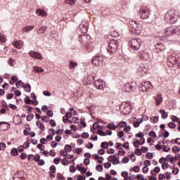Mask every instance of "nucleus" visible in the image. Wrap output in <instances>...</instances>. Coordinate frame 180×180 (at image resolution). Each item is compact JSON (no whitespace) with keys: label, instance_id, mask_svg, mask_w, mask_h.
Returning a JSON list of instances; mask_svg holds the SVG:
<instances>
[{"label":"nucleus","instance_id":"1","mask_svg":"<svg viewBox=\"0 0 180 180\" xmlns=\"http://www.w3.org/2000/svg\"><path fill=\"white\" fill-rule=\"evenodd\" d=\"M165 19L167 23L174 24L179 19V15L175 13L174 10H169L165 14Z\"/></svg>","mask_w":180,"mask_h":180},{"label":"nucleus","instance_id":"2","mask_svg":"<svg viewBox=\"0 0 180 180\" xmlns=\"http://www.w3.org/2000/svg\"><path fill=\"white\" fill-rule=\"evenodd\" d=\"M129 28L131 33L134 34H141V30H143V25L141 24H137L134 21H130L129 23Z\"/></svg>","mask_w":180,"mask_h":180},{"label":"nucleus","instance_id":"3","mask_svg":"<svg viewBox=\"0 0 180 180\" xmlns=\"http://www.w3.org/2000/svg\"><path fill=\"white\" fill-rule=\"evenodd\" d=\"M117 49H119V41L116 39L110 40L107 49L108 53L111 55L115 54L117 51Z\"/></svg>","mask_w":180,"mask_h":180},{"label":"nucleus","instance_id":"4","mask_svg":"<svg viewBox=\"0 0 180 180\" xmlns=\"http://www.w3.org/2000/svg\"><path fill=\"white\" fill-rule=\"evenodd\" d=\"M165 36H179L180 30L174 26L168 27L165 30Z\"/></svg>","mask_w":180,"mask_h":180},{"label":"nucleus","instance_id":"5","mask_svg":"<svg viewBox=\"0 0 180 180\" xmlns=\"http://www.w3.org/2000/svg\"><path fill=\"white\" fill-rule=\"evenodd\" d=\"M129 44L133 50H139L141 47L143 41L140 38H134L129 41Z\"/></svg>","mask_w":180,"mask_h":180},{"label":"nucleus","instance_id":"6","mask_svg":"<svg viewBox=\"0 0 180 180\" xmlns=\"http://www.w3.org/2000/svg\"><path fill=\"white\" fill-rule=\"evenodd\" d=\"M137 88V84L136 83H127L124 85L122 87V90L124 92H131V91H134Z\"/></svg>","mask_w":180,"mask_h":180},{"label":"nucleus","instance_id":"7","mask_svg":"<svg viewBox=\"0 0 180 180\" xmlns=\"http://www.w3.org/2000/svg\"><path fill=\"white\" fill-rule=\"evenodd\" d=\"M139 15L141 19H148V16H150V9L147 7H141L139 11Z\"/></svg>","mask_w":180,"mask_h":180},{"label":"nucleus","instance_id":"8","mask_svg":"<svg viewBox=\"0 0 180 180\" xmlns=\"http://www.w3.org/2000/svg\"><path fill=\"white\" fill-rule=\"evenodd\" d=\"M153 88H154V86H153L150 82H145L139 86V90L142 92H146V91H148V89H153Z\"/></svg>","mask_w":180,"mask_h":180},{"label":"nucleus","instance_id":"9","mask_svg":"<svg viewBox=\"0 0 180 180\" xmlns=\"http://www.w3.org/2000/svg\"><path fill=\"white\" fill-rule=\"evenodd\" d=\"M103 63V58L102 56H94L92 58L91 64L94 67H101Z\"/></svg>","mask_w":180,"mask_h":180},{"label":"nucleus","instance_id":"10","mask_svg":"<svg viewBox=\"0 0 180 180\" xmlns=\"http://www.w3.org/2000/svg\"><path fill=\"white\" fill-rule=\"evenodd\" d=\"M167 61L169 65H176L178 68H180V63L178 61V58H176L174 56H169L167 58Z\"/></svg>","mask_w":180,"mask_h":180},{"label":"nucleus","instance_id":"11","mask_svg":"<svg viewBox=\"0 0 180 180\" xmlns=\"http://www.w3.org/2000/svg\"><path fill=\"white\" fill-rule=\"evenodd\" d=\"M79 41H80L81 44L83 46H86L89 43H91V36L83 34L79 37Z\"/></svg>","mask_w":180,"mask_h":180},{"label":"nucleus","instance_id":"12","mask_svg":"<svg viewBox=\"0 0 180 180\" xmlns=\"http://www.w3.org/2000/svg\"><path fill=\"white\" fill-rule=\"evenodd\" d=\"M120 109H123L122 112L125 114V115H129V113H131V105L130 104L129 102H127L126 104L124 105H122L120 107Z\"/></svg>","mask_w":180,"mask_h":180},{"label":"nucleus","instance_id":"13","mask_svg":"<svg viewBox=\"0 0 180 180\" xmlns=\"http://www.w3.org/2000/svg\"><path fill=\"white\" fill-rule=\"evenodd\" d=\"M88 26H89V23L86 20H84L81 22V24H79V28L80 29L82 33H87Z\"/></svg>","mask_w":180,"mask_h":180},{"label":"nucleus","instance_id":"14","mask_svg":"<svg viewBox=\"0 0 180 180\" xmlns=\"http://www.w3.org/2000/svg\"><path fill=\"white\" fill-rule=\"evenodd\" d=\"M13 180H26L25 177V172L19 171L13 176Z\"/></svg>","mask_w":180,"mask_h":180},{"label":"nucleus","instance_id":"15","mask_svg":"<svg viewBox=\"0 0 180 180\" xmlns=\"http://www.w3.org/2000/svg\"><path fill=\"white\" fill-rule=\"evenodd\" d=\"M29 56L32 58H35L36 60H42L43 58L41 53L34 51H30L29 52Z\"/></svg>","mask_w":180,"mask_h":180},{"label":"nucleus","instance_id":"16","mask_svg":"<svg viewBox=\"0 0 180 180\" xmlns=\"http://www.w3.org/2000/svg\"><path fill=\"white\" fill-rule=\"evenodd\" d=\"M155 51L156 53H160V57L164 56V52H162V50H164V45H162V43L157 44L155 46Z\"/></svg>","mask_w":180,"mask_h":180},{"label":"nucleus","instance_id":"17","mask_svg":"<svg viewBox=\"0 0 180 180\" xmlns=\"http://www.w3.org/2000/svg\"><path fill=\"white\" fill-rule=\"evenodd\" d=\"M96 89H103V88H105V85H103V81H102V79H96L94 84Z\"/></svg>","mask_w":180,"mask_h":180},{"label":"nucleus","instance_id":"18","mask_svg":"<svg viewBox=\"0 0 180 180\" xmlns=\"http://www.w3.org/2000/svg\"><path fill=\"white\" fill-rule=\"evenodd\" d=\"M139 58L143 61H147V60L150 59V55L146 51H141L139 52Z\"/></svg>","mask_w":180,"mask_h":180},{"label":"nucleus","instance_id":"19","mask_svg":"<svg viewBox=\"0 0 180 180\" xmlns=\"http://www.w3.org/2000/svg\"><path fill=\"white\" fill-rule=\"evenodd\" d=\"M138 75H139V77H144V75H146V72H147V69L144 67H141L140 66L139 68H138Z\"/></svg>","mask_w":180,"mask_h":180},{"label":"nucleus","instance_id":"20","mask_svg":"<svg viewBox=\"0 0 180 180\" xmlns=\"http://www.w3.org/2000/svg\"><path fill=\"white\" fill-rule=\"evenodd\" d=\"M155 102L157 103L156 106H160L162 102V94H158L156 96L154 97Z\"/></svg>","mask_w":180,"mask_h":180},{"label":"nucleus","instance_id":"21","mask_svg":"<svg viewBox=\"0 0 180 180\" xmlns=\"http://www.w3.org/2000/svg\"><path fill=\"white\" fill-rule=\"evenodd\" d=\"M108 162H112V165H117V164H120V161L119 160V158L117 159L112 158V156H109L108 158Z\"/></svg>","mask_w":180,"mask_h":180},{"label":"nucleus","instance_id":"22","mask_svg":"<svg viewBox=\"0 0 180 180\" xmlns=\"http://www.w3.org/2000/svg\"><path fill=\"white\" fill-rule=\"evenodd\" d=\"M14 47H15L16 49H22V47H23V41H15L13 43Z\"/></svg>","mask_w":180,"mask_h":180},{"label":"nucleus","instance_id":"23","mask_svg":"<svg viewBox=\"0 0 180 180\" xmlns=\"http://www.w3.org/2000/svg\"><path fill=\"white\" fill-rule=\"evenodd\" d=\"M36 13L37 15H38V16H47V13H46V11L44 10H42L41 8H39L36 11Z\"/></svg>","mask_w":180,"mask_h":180},{"label":"nucleus","instance_id":"24","mask_svg":"<svg viewBox=\"0 0 180 180\" xmlns=\"http://www.w3.org/2000/svg\"><path fill=\"white\" fill-rule=\"evenodd\" d=\"M85 46L87 51H92V50H94V44L92 43V41L89 42Z\"/></svg>","mask_w":180,"mask_h":180},{"label":"nucleus","instance_id":"25","mask_svg":"<svg viewBox=\"0 0 180 180\" xmlns=\"http://www.w3.org/2000/svg\"><path fill=\"white\" fill-rule=\"evenodd\" d=\"M95 77H96V75L95 74L93 75H89L87 77V81L89 82V84H91V82H92V81H95Z\"/></svg>","mask_w":180,"mask_h":180},{"label":"nucleus","instance_id":"26","mask_svg":"<svg viewBox=\"0 0 180 180\" xmlns=\"http://www.w3.org/2000/svg\"><path fill=\"white\" fill-rule=\"evenodd\" d=\"M2 124L6 125V127H4V128H3L2 130H8V129H10V127H11V124H9V123H8L6 122H1L0 126H2Z\"/></svg>","mask_w":180,"mask_h":180},{"label":"nucleus","instance_id":"27","mask_svg":"<svg viewBox=\"0 0 180 180\" xmlns=\"http://www.w3.org/2000/svg\"><path fill=\"white\" fill-rule=\"evenodd\" d=\"M160 113L162 115V119H167L168 117V112H165V110H160Z\"/></svg>","mask_w":180,"mask_h":180},{"label":"nucleus","instance_id":"28","mask_svg":"<svg viewBox=\"0 0 180 180\" xmlns=\"http://www.w3.org/2000/svg\"><path fill=\"white\" fill-rule=\"evenodd\" d=\"M36 124L37 127L40 129L42 131H44V125H43L41 123H40V121H37Z\"/></svg>","mask_w":180,"mask_h":180},{"label":"nucleus","instance_id":"29","mask_svg":"<svg viewBox=\"0 0 180 180\" xmlns=\"http://www.w3.org/2000/svg\"><path fill=\"white\" fill-rule=\"evenodd\" d=\"M25 92H30L32 91V87L30 86V84H24L23 87Z\"/></svg>","mask_w":180,"mask_h":180},{"label":"nucleus","instance_id":"30","mask_svg":"<svg viewBox=\"0 0 180 180\" xmlns=\"http://www.w3.org/2000/svg\"><path fill=\"white\" fill-rule=\"evenodd\" d=\"M107 127L108 129H110L111 130H116L117 126L116 127V125L114 123H110L108 124Z\"/></svg>","mask_w":180,"mask_h":180},{"label":"nucleus","instance_id":"31","mask_svg":"<svg viewBox=\"0 0 180 180\" xmlns=\"http://www.w3.org/2000/svg\"><path fill=\"white\" fill-rule=\"evenodd\" d=\"M34 71L35 72H44V70L43 69V68H40V67H39V66H35L34 68Z\"/></svg>","mask_w":180,"mask_h":180},{"label":"nucleus","instance_id":"32","mask_svg":"<svg viewBox=\"0 0 180 180\" xmlns=\"http://www.w3.org/2000/svg\"><path fill=\"white\" fill-rule=\"evenodd\" d=\"M15 61L14 59L13 58H9L8 60V65H10V67H13V65H15Z\"/></svg>","mask_w":180,"mask_h":180},{"label":"nucleus","instance_id":"33","mask_svg":"<svg viewBox=\"0 0 180 180\" xmlns=\"http://www.w3.org/2000/svg\"><path fill=\"white\" fill-rule=\"evenodd\" d=\"M77 65H78V63L77 62H72L71 60L70 61L69 67L70 70H72V68H75V67H77Z\"/></svg>","mask_w":180,"mask_h":180},{"label":"nucleus","instance_id":"34","mask_svg":"<svg viewBox=\"0 0 180 180\" xmlns=\"http://www.w3.org/2000/svg\"><path fill=\"white\" fill-rule=\"evenodd\" d=\"M65 151L71 153V151H72V146H71L70 145H65Z\"/></svg>","mask_w":180,"mask_h":180},{"label":"nucleus","instance_id":"35","mask_svg":"<svg viewBox=\"0 0 180 180\" xmlns=\"http://www.w3.org/2000/svg\"><path fill=\"white\" fill-rule=\"evenodd\" d=\"M34 29V26H27L23 28V32H30V30H33Z\"/></svg>","mask_w":180,"mask_h":180},{"label":"nucleus","instance_id":"36","mask_svg":"<svg viewBox=\"0 0 180 180\" xmlns=\"http://www.w3.org/2000/svg\"><path fill=\"white\" fill-rule=\"evenodd\" d=\"M93 129L96 130V129H103V127H100L98 122H94L93 124Z\"/></svg>","mask_w":180,"mask_h":180},{"label":"nucleus","instance_id":"37","mask_svg":"<svg viewBox=\"0 0 180 180\" xmlns=\"http://www.w3.org/2000/svg\"><path fill=\"white\" fill-rule=\"evenodd\" d=\"M46 32V27H41L37 30L38 34H43Z\"/></svg>","mask_w":180,"mask_h":180},{"label":"nucleus","instance_id":"38","mask_svg":"<svg viewBox=\"0 0 180 180\" xmlns=\"http://www.w3.org/2000/svg\"><path fill=\"white\" fill-rule=\"evenodd\" d=\"M172 151L174 153V154H178L180 151V147L179 146H174L172 148Z\"/></svg>","mask_w":180,"mask_h":180},{"label":"nucleus","instance_id":"39","mask_svg":"<svg viewBox=\"0 0 180 180\" xmlns=\"http://www.w3.org/2000/svg\"><path fill=\"white\" fill-rule=\"evenodd\" d=\"M108 147H109V143H108V142L104 141V142L101 143V148L106 149V148H108Z\"/></svg>","mask_w":180,"mask_h":180},{"label":"nucleus","instance_id":"40","mask_svg":"<svg viewBox=\"0 0 180 180\" xmlns=\"http://www.w3.org/2000/svg\"><path fill=\"white\" fill-rule=\"evenodd\" d=\"M73 153H76V154H77V155H79V154H81V153H82V148H76L73 150Z\"/></svg>","mask_w":180,"mask_h":180},{"label":"nucleus","instance_id":"41","mask_svg":"<svg viewBox=\"0 0 180 180\" xmlns=\"http://www.w3.org/2000/svg\"><path fill=\"white\" fill-rule=\"evenodd\" d=\"M15 85L17 88H19L20 86H22V88H23V86H25V83H23L22 80H19L16 82Z\"/></svg>","mask_w":180,"mask_h":180},{"label":"nucleus","instance_id":"42","mask_svg":"<svg viewBox=\"0 0 180 180\" xmlns=\"http://www.w3.org/2000/svg\"><path fill=\"white\" fill-rule=\"evenodd\" d=\"M11 155H13V157L18 155V150L16 148L11 149Z\"/></svg>","mask_w":180,"mask_h":180},{"label":"nucleus","instance_id":"43","mask_svg":"<svg viewBox=\"0 0 180 180\" xmlns=\"http://www.w3.org/2000/svg\"><path fill=\"white\" fill-rule=\"evenodd\" d=\"M80 124L82 127H86V123H85V117L80 119Z\"/></svg>","mask_w":180,"mask_h":180},{"label":"nucleus","instance_id":"44","mask_svg":"<svg viewBox=\"0 0 180 180\" xmlns=\"http://www.w3.org/2000/svg\"><path fill=\"white\" fill-rule=\"evenodd\" d=\"M97 134H99L100 136H107V134L105 133V131H103V130L102 129H98Z\"/></svg>","mask_w":180,"mask_h":180},{"label":"nucleus","instance_id":"45","mask_svg":"<svg viewBox=\"0 0 180 180\" xmlns=\"http://www.w3.org/2000/svg\"><path fill=\"white\" fill-rule=\"evenodd\" d=\"M65 2L68 5H74L75 4V0H65Z\"/></svg>","mask_w":180,"mask_h":180},{"label":"nucleus","instance_id":"46","mask_svg":"<svg viewBox=\"0 0 180 180\" xmlns=\"http://www.w3.org/2000/svg\"><path fill=\"white\" fill-rule=\"evenodd\" d=\"M158 117H152L150 118V121L152 122V123H158Z\"/></svg>","mask_w":180,"mask_h":180},{"label":"nucleus","instance_id":"47","mask_svg":"<svg viewBox=\"0 0 180 180\" xmlns=\"http://www.w3.org/2000/svg\"><path fill=\"white\" fill-rule=\"evenodd\" d=\"M133 146H135L136 148H139V147H140V141L136 140V141L133 142Z\"/></svg>","mask_w":180,"mask_h":180},{"label":"nucleus","instance_id":"48","mask_svg":"<svg viewBox=\"0 0 180 180\" xmlns=\"http://www.w3.org/2000/svg\"><path fill=\"white\" fill-rule=\"evenodd\" d=\"M169 129H175V127H176V124L173 122H170L168 124Z\"/></svg>","mask_w":180,"mask_h":180},{"label":"nucleus","instance_id":"49","mask_svg":"<svg viewBox=\"0 0 180 180\" xmlns=\"http://www.w3.org/2000/svg\"><path fill=\"white\" fill-rule=\"evenodd\" d=\"M5 148H6V144H5L4 142L0 143V150L4 151Z\"/></svg>","mask_w":180,"mask_h":180},{"label":"nucleus","instance_id":"50","mask_svg":"<svg viewBox=\"0 0 180 180\" xmlns=\"http://www.w3.org/2000/svg\"><path fill=\"white\" fill-rule=\"evenodd\" d=\"M96 168L98 171V172H102V171H103V167L102 166V165H98Z\"/></svg>","mask_w":180,"mask_h":180},{"label":"nucleus","instance_id":"51","mask_svg":"<svg viewBox=\"0 0 180 180\" xmlns=\"http://www.w3.org/2000/svg\"><path fill=\"white\" fill-rule=\"evenodd\" d=\"M33 117H34V115H33V114H30V115H27V122H30V121L33 120Z\"/></svg>","mask_w":180,"mask_h":180},{"label":"nucleus","instance_id":"52","mask_svg":"<svg viewBox=\"0 0 180 180\" xmlns=\"http://www.w3.org/2000/svg\"><path fill=\"white\" fill-rule=\"evenodd\" d=\"M179 172V168H174L172 169V173L174 174V175H178Z\"/></svg>","mask_w":180,"mask_h":180},{"label":"nucleus","instance_id":"53","mask_svg":"<svg viewBox=\"0 0 180 180\" xmlns=\"http://www.w3.org/2000/svg\"><path fill=\"white\" fill-rule=\"evenodd\" d=\"M135 137H138L139 139H143V137H144V133L139 132V134H135Z\"/></svg>","mask_w":180,"mask_h":180},{"label":"nucleus","instance_id":"54","mask_svg":"<svg viewBox=\"0 0 180 180\" xmlns=\"http://www.w3.org/2000/svg\"><path fill=\"white\" fill-rule=\"evenodd\" d=\"M163 151H165V153H169V151H171V148L167 147V146H164Z\"/></svg>","mask_w":180,"mask_h":180},{"label":"nucleus","instance_id":"55","mask_svg":"<svg viewBox=\"0 0 180 180\" xmlns=\"http://www.w3.org/2000/svg\"><path fill=\"white\" fill-rule=\"evenodd\" d=\"M153 153H148L146 155V158L148 159V160H153Z\"/></svg>","mask_w":180,"mask_h":180},{"label":"nucleus","instance_id":"56","mask_svg":"<svg viewBox=\"0 0 180 180\" xmlns=\"http://www.w3.org/2000/svg\"><path fill=\"white\" fill-rule=\"evenodd\" d=\"M125 128H124V131L125 132V133H127V131H130V130H131V127H130V126H127V125H126L125 127H124Z\"/></svg>","mask_w":180,"mask_h":180},{"label":"nucleus","instance_id":"57","mask_svg":"<svg viewBox=\"0 0 180 180\" xmlns=\"http://www.w3.org/2000/svg\"><path fill=\"white\" fill-rule=\"evenodd\" d=\"M150 137H153V139H155L157 137V134H155V131H150L149 133Z\"/></svg>","mask_w":180,"mask_h":180},{"label":"nucleus","instance_id":"58","mask_svg":"<svg viewBox=\"0 0 180 180\" xmlns=\"http://www.w3.org/2000/svg\"><path fill=\"white\" fill-rule=\"evenodd\" d=\"M56 176H57L58 179H59V180H65V178L60 173H58Z\"/></svg>","mask_w":180,"mask_h":180},{"label":"nucleus","instance_id":"59","mask_svg":"<svg viewBox=\"0 0 180 180\" xmlns=\"http://www.w3.org/2000/svg\"><path fill=\"white\" fill-rule=\"evenodd\" d=\"M39 160H40V155L36 154L35 155H34V160H35L36 162L39 161Z\"/></svg>","mask_w":180,"mask_h":180},{"label":"nucleus","instance_id":"60","mask_svg":"<svg viewBox=\"0 0 180 180\" xmlns=\"http://www.w3.org/2000/svg\"><path fill=\"white\" fill-rule=\"evenodd\" d=\"M127 125V123H126V122H124V121H122V122L119 123V126L121 128H123V127H124Z\"/></svg>","mask_w":180,"mask_h":180},{"label":"nucleus","instance_id":"61","mask_svg":"<svg viewBox=\"0 0 180 180\" xmlns=\"http://www.w3.org/2000/svg\"><path fill=\"white\" fill-rule=\"evenodd\" d=\"M129 161H130V159H129L128 157H124V158L122 159V163H123V164H127V162H129Z\"/></svg>","mask_w":180,"mask_h":180},{"label":"nucleus","instance_id":"62","mask_svg":"<svg viewBox=\"0 0 180 180\" xmlns=\"http://www.w3.org/2000/svg\"><path fill=\"white\" fill-rule=\"evenodd\" d=\"M49 124L51 126V127H56V121L54 120H51L49 121Z\"/></svg>","mask_w":180,"mask_h":180},{"label":"nucleus","instance_id":"63","mask_svg":"<svg viewBox=\"0 0 180 180\" xmlns=\"http://www.w3.org/2000/svg\"><path fill=\"white\" fill-rule=\"evenodd\" d=\"M65 117H68V119H71L72 117V112H66Z\"/></svg>","mask_w":180,"mask_h":180},{"label":"nucleus","instance_id":"64","mask_svg":"<svg viewBox=\"0 0 180 180\" xmlns=\"http://www.w3.org/2000/svg\"><path fill=\"white\" fill-rule=\"evenodd\" d=\"M135 154H136V155H141V149L136 148L135 150Z\"/></svg>","mask_w":180,"mask_h":180}]
</instances>
